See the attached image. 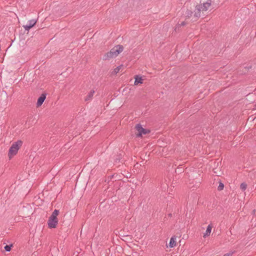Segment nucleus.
<instances>
[{"label": "nucleus", "instance_id": "f257e3e1", "mask_svg": "<svg viewBox=\"0 0 256 256\" xmlns=\"http://www.w3.org/2000/svg\"><path fill=\"white\" fill-rule=\"evenodd\" d=\"M123 46L118 45L114 46L111 50L104 54V60H108L116 57L120 53L123 51Z\"/></svg>", "mask_w": 256, "mask_h": 256}, {"label": "nucleus", "instance_id": "f03ea898", "mask_svg": "<svg viewBox=\"0 0 256 256\" xmlns=\"http://www.w3.org/2000/svg\"><path fill=\"white\" fill-rule=\"evenodd\" d=\"M59 214V211L55 210L52 213L48 221V224L50 228H56L58 224V216Z\"/></svg>", "mask_w": 256, "mask_h": 256}, {"label": "nucleus", "instance_id": "7ed1b4c3", "mask_svg": "<svg viewBox=\"0 0 256 256\" xmlns=\"http://www.w3.org/2000/svg\"><path fill=\"white\" fill-rule=\"evenodd\" d=\"M22 140H18L14 142L9 150L8 156L10 158L16 155L18 150L22 146Z\"/></svg>", "mask_w": 256, "mask_h": 256}, {"label": "nucleus", "instance_id": "20e7f679", "mask_svg": "<svg viewBox=\"0 0 256 256\" xmlns=\"http://www.w3.org/2000/svg\"><path fill=\"white\" fill-rule=\"evenodd\" d=\"M212 5V0H207L206 2H204L202 4L197 6L196 7V10H197V12H196L194 14V16L196 18H198L200 16V11H206L208 10Z\"/></svg>", "mask_w": 256, "mask_h": 256}, {"label": "nucleus", "instance_id": "39448f33", "mask_svg": "<svg viewBox=\"0 0 256 256\" xmlns=\"http://www.w3.org/2000/svg\"><path fill=\"white\" fill-rule=\"evenodd\" d=\"M136 128V134L138 136H142L143 134H146L150 132L148 130L144 128L140 125H137Z\"/></svg>", "mask_w": 256, "mask_h": 256}, {"label": "nucleus", "instance_id": "423d86ee", "mask_svg": "<svg viewBox=\"0 0 256 256\" xmlns=\"http://www.w3.org/2000/svg\"><path fill=\"white\" fill-rule=\"evenodd\" d=\"M134 78L135 80L134 85V86H140L143 84L144 81V77L139 76L136 75L134 76Z\"/></svg>", "mask_w": 256, "mask_h": 256}, {"label": "nucleus", "instance_id": "0eeeda50", "mask_svg": "<svg viewBox=\"0 0 256 256\" xmlns=\"http://www.w3.org/2000/svg\"><path fill=\"white\" fill-rule=\"evenodd\" d=\"M36 23V20H32L28 22V24L23 26L26 30L28 31L32 27H33Z\"/></svg>", "mask_w": 256, "mask_h": 256}, {"label": "nucleus", "instance_id": "6e6552de", "mask_svg": "<svg viewBox=\"0 0 256 256\" xmlns=\"http://www.w3.org/2000/svg\"><path fill=\"white\" fill-rule=\"evenodd\" d=\"M212 228V224H209L205 232L203 234V237L206 238V237L210 236L211 234Z\"/></svg>", "mask_w": 256, "mask_h": 256}, {"label": "nucleus", "instance_id": "1a4fd4ad", "mask_svg": "<svg viewBox=\"0 0 256 256\" xmlns=\"http://www.w3.org/2000/svg\"><path fill=\"white\" fill-rule=\"evenodd\" d=\"M46 98V96L44 94H42L40 96V97L38 98V102L36 103L37 107L40 106L42 104V103L44 101Z\"/></svg>", "mask_w": 256, "mask_h": 256}, {"label": "nucleus", "instance_id": "9d476101", "mask_svg": "<svg viewBox=\"0 0 256 256\" xmlns=\"http://www.w3.org/2000/svg\"><path fill=\"white\" fill-rule=\"evenodd\" d=\"M176 238L175 236L172 237L170 239L168 246L170 248H174L176 246Z\"/></svg>", "mask_w": 256, "mask_h": 256}, {"label": "nucleus", "instance_id": "9b49d317", "mask_svg": "<svg viewBox=\"0 0 256 256\" xmlns=\"http://www.w3.org/2000/svg\"><path fill=\"white\" fill-rule=\"evenodd\" d=\"M94 90H91L88 94V95L86 96L85 98L86 101H88L92 100V98L94 96Z\"/></svg>", "mask_w": 256, "mask_h": 256}, {"label": "nucleus", "instance_id": "f8f14e48", "mask_svg": "<svg viewBox=\"0 0 256 256\" xmlns=\"http://www.w3.org/2000/svg\"><path fill=\"white\" fill-rule=\"evenodd\" d=\"M122 68H123L122 65H120V66H117L116 68H115L114 69L112 74H118V72H120L122 70Z\"/></svg>", "mask_w": 256, "mask_h": 256}, {"label": "nucleus", "instance_id": "ddd939ff", "mask_svg": "<svg viewBox=\"0 0 256 256\" xmlns=\"http://www.w3.org/2000/svg\"><path fill=\"white\" fill-rule=\"evenodd\" d=\"M247 188V184L245 182H242L240 184V188L242 190L244 191L246 190Z\"/></svg>", "mask_w": 256, "mask_h": 256}, {"label": "nucleus", "instance_id": "4468645a", "mask_svg": "<svg viewBox=\"0 0 256 256\" xmlns=\"http://www.w3.org/2000/svg\"><path fill=\"white\" fill-rule=\"evenodd\" d=\"M224 188V184H222V183H220L219 186H218V190H223Z\"/></svg>", "mask_w": 256, "mask_h": 256}, {"label": "nucleus", "instance_id": "2eb2a0df", "mask_svg": "<svg viewBox=\"0 0 256 256\" xmlns=\"http://www.w3.org/2000/svg\"><path fill=\"white\" fill-rule=\"evenodd\" d=\"M12 246L6 245L4 246V249L7 252H10L11 250Z\"/></svg>", "mask_w": 256, "mask_h": 256}, {"label": "nucleus", "instance_id": "dca6fc26", "mask_svg": "<svg viewBox=\"0 0 256 256\" xmlns=\"http://www.w3.org/2000/svg\"><path fill=\"white\" fill-rule=\"evenodd\" d=\"M233 254V252H230L224 254L223 256H232Z\"/></svg>", "mask_w": 256, "mask_h": 256}]
</instances>
